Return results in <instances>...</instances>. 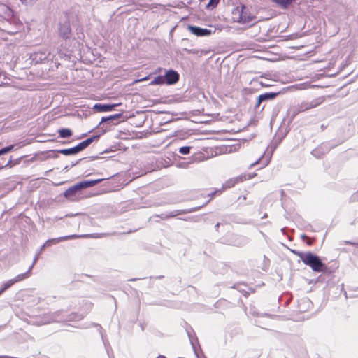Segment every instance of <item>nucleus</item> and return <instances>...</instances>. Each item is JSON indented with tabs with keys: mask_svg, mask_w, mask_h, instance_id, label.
<instances>
[{
	"mask_svg": "<svg viewBox=\"0 0 358 358\" xmlns=\"http://www.w3.org/2000/svg\"><path fill=\"white\" fill-rule=\"evenodd\" d=\"M82 318H83V315H80L76 313L66 315L64 311L59 310L46 315L43 321L41 322L40 324H45L53 322H65L74 320H80Z\"/></svg>",
	"mask_w": 358,
	"mask_h": 358,
	"instance_id": "obj_2",
	"label": "nucleus"
},
{
	"mask_svg": "<svg viewBox=\"0 0 358 358\" xmlns=\"http://www.w3.org/2000/svg\"><path fill=\"white\" fill-rule=\"evenodd\" d=\"M0 155H2L1 152H0Z\"/></svg>",
	"mask_w": 358,
	"mask_h": 358,
	"instance_id": "obj_43",
	"label": "nucleus"
},
{
	"mask_svg": "<svg viewBox=\"0 0 358 358\" xmlns=\"http://www.w3.org/2000/svg\"><path fill=\"white\" fill-rule=\"evenodd\" d=\"M164 78L166 84L173 85L178 81L179 74L177 71L171 69L166 72Z\"/></svg>",
	"mask_w": 358,
	"mask_h": 358,
	"instance_id": "obj_9",
	"label": "nucleus"
},
{
	"mask_svg": "<svg viewBox=\"0 0 358 358\" xmlns=\"http://www.w3.org/2000/svg\"><path fill=\"white\" fill-rule=\"evenodd\" d=\"M220 0H210L209 3L206 6L207 8H215L217 3H219Z\"/></svg>",
	"mask_w": 358,
	"mask_h": 358,
	"instance_id": "obj_29",
	"label": "nucleus"
},
{
	"mask_svg": "<svg viewBox=\"0 0 358 358\" xmlns=\"http://www.w3.org/2000/svg\"><path fill=\"white\" fill-rule=\"evenodd\" d=\"M258 162H259V160H258V161H257V162H255V163L251 164L250 166H255V165L257 164H258Z\"/></svg>",
	"mask_w": 358,
	"mask_h": 358,
	"instance_id": "obj_37",
	"label": "nucleus"
},
{
	"mask_svg": "<svg viewBox=\"0 0 358 358\" xmlns=\"http://www.w3.org/2000/svg\"><path fill=\"white\" fill-rule=\"evenodd\" d=\"M188 335H189V339H190V342H191V343L192 345V347L195 350V346H194V341H193V340H192V338L191 337V335H190V334L189 332H188Z\"/></svg>",
	"mask_w": 358,
	"mask_h": 358,
	"instance_id": "obj_34",
	"label": "nucleus"
},
{
	"mask_svg": "<svg viewBox=\"0 0 358 358\" xmlns=\"http://www.w3.org/2000/svg\"><path fill=\"white\" fill-rule=\"evenodd\" d=\"M119 104H102L96 103L94 106V108L100 112L111 111L113 108Z\"/></svg>",
	"mask_w": 358,
	"mask_h": 358,
	"instance_id": "obj_16",
	"label": "nucleus"
},
{
	"mask_svg": "<svg viewBox=\"0 0 358 358\" xmlns=\"http://www.w3.org/2000/svg\"><path fill=\"white\" fill-rule=\"evenodd\" d=\"M346 243L358 247V242H349V241H347Z\"/></svg>",
	"mask_w": 358,
	"mask_h": 358,
	"instance_id": "obj_35",
	"label": "nucleus"
},
{
	"mask_svg": "<svg viewBox=\"0 0 358 358\" xmlns=\"http://www.w3.org/2000/svg\"><path fill=\"white\" fill-rule=\"evenodd\" d=\"M99 135H95L93 136H91L90 138H88L87 139L82 141L81 143H78L76 146H74V150L76 151V153H78L80 151L85 149L87 147H88L92 143H93L95 140H97L99 138Z\"/></svg>",
	"mask_w": 358,
	"mask_h": 358,
	"instance_id": "obj_7",
	"label": "nucleus"
},
{
	"mask_svg": "<svg viewBox=\"0 0 358 358\" xmlns=\"http://www.w3.org/2000/svg\"><path fill=\"white\" fill-rule=\"evenodd\" d=\"M139 278H132V279H129V281H136L137 280H138Z\"/></svg>",
	"mask_w": 358,
	"mask_h": 358,
	"instance_id": "obj_38",
	"label": "nucleus"
},
{
	"mask_svg": "<svg viewBox=\"0 0 358 358\" xmlns=\"http://www.w3.org/2000/svg\"><path fill=\"white\" fill-rule=\"evenodd\" d=\"M232 14L234 20L242 24L249 23L255 19V16L250 15L245 6L236 8Z\"/></svg>",
	"mask_w": 358,
	"mask_h": 358,
	"instance_id": "obj_3",
	"label": "nucleus"
},
{
	"mask_svg": "<svg viewBox=\"0 0 358 358\" xmlns=\"http://www.w3.org/2000/svg\"><path fill=\"white\" fill-rule=\"evenodd\" d=\"M191 148H192L190 146H183V147H181L179 149V152L180 154H182V155H188L190 152Z\"/></svg>",
	"mask_w": 358,
	"mask_h": 358,
	"instance_id": "obj_26",
	"label": "nucleus"
},
{
	"mask_svg": "<svg viewBox=\"0 0 358 358\" xmlns=\"http://www.w3.org/2000/svg\"><path fill=\"white\" fill-rule=\"evenodd\" d=\"M48 247V243H44V244L40 248V250L38 252H40V254L41 252L45 250V248Z\"/></svg>",
	"mask_w": 358,
	"mask_h": 358,
	"instance_id": "obj_31",
	"label": "nucleus"
},
{
	"mask_svg": "<svg viewBox=\"0 0 358 358\" xmlns=\"http://www.w3.org/2000/svg\"><path fill=\"white\" fill-rule=\"evenodd\" d=\"M188 29L191 31L192 34L197 36H209L212 34V31L210 29L201 28L196 26L188 27Z\"/></svg>",
	"mask_w": 358,
	"mask_h": 358,
	"instance_id": "obj_10",
	"label": "nucleus"
},
{
	"mask_svg": "<svg viewBox=\"0 0 358 358\" xmlns=\"http://www.w3.org/2000/svg\"><path fill=\"white\" fill-rule=\"evenodd\" d=\"M219 226H220V223H217V224L215 225V229L216 230H217Z\"/></svg>",
	"mask_w": 358,
	"mask_h": 358,
	"instance_id": "obj_40",
	"label": "nucleus"
},
{
	"mask_svg": "<svg viewBox=\"0 0 358 358\" xmlns=\"http://www.w3.org/2000/svg\"><path fill=\"white\" fill-rule=\"evenodd\" d=\"M277 95H278V93H275V92H267V93L260 94L257 99V106H259L262 101L268 100V99H273L275 98Z\"/></svg>",
	"mask_w": 358,
	"mask_h": 358,
	"instance_id": "obj_18",
	"label": "nucleus"
},
{
	"mask_svg": "<svg viewBox=\"0 0 358 358\" xmlns=\"http://www.w3.org/2000/svg\"><path fill=\"white\" fill-rule=\"evenodd\" d=\"M35 264H34V262H32L31 265H30L28 271L26 273H29V276L30 277L31 275V270L33 269Z\"/></svg>",
	"mask_w": 358,
	"mask_h": 358,
	"instance_id": "obj_32",
	"label": "nucleus"
},
{
	"mask_svg": "<svg viewBox=\"0 0 358 358\" xmlns=\"http://www.w3.org/2000/svg\"><path fill=\"white\" fill-rule=\"evenodd\" d=\"M39 256H40V252H38L36 255H35V257L34 258V260H33V262H34V264H36V262L38 261V258H39Z\"/></svg>",
	"mask_w": 358,
	"mask_h": 358,
	"instance_id": "obj_30",
	"label": "nucleus"
},
{
	"mask_svg": "<svg viewBox=\"0 0 358 358\" xmlns=\"http://www.w3.org/2000/svg\"><path fill=\"white\" fill-rule=\"evenodd\" d=\"M325 96H320L317 98L314 99L312 101H304L301 102L300 104L301 106L302 110L303 112L315 108L319 106H320L322 103H323L325 101Z\"/></svg>",
	"mask_w": 358,
	"mask_h": 358,
	"instance_id": "obj_6",
	"label": "nucleus"
},
{
	"mask_svg": "<svg viewBox=\"0 0 358 358\" xmlns=\"http://www.w3.org/2000/svg\"><path fill=\"white\" fill-rule=\"evenodd\" d=\"M59 33V36H62L63 38H69L71 34V29L69 24L67 23L60 24Z\"/></svg>",
	"mask_w": 358,
	"mask_h": 358,
	"instance_id": "obj_12",
	"label": "nucleus"
},
{
	"mask_svg": "<svg viewBox=\"0 0 358 358\" xmlns=\"http://www.w3.org/2000/svg\"><path fill=\"white\" fill-rule=\"evenodd\" d=\"M99 135H95L93 136H91L90 138H88L87 139L82 141L81 143H78L76 146H74V150L76 151V153H78L80 151L85 149L87 147H88L92 143H93L95 140H97L99 138Z\"/></svg>",
	"mask_w": 358,
	"mask_h": 358,
	"instance_id": "obj_8",
	"label": "nucleus"
},
{
	"mask_svg": "<svg viewBox=\"0 0 358 358\" xmlns=\"http://www.w3.org/2000/svg\"><path fill=\"white\" fill-rule=\"evenodd\" d=\"M301 104L290 108L288 110V114L294 119L299 113H303Z\"/></svg>",
	"mask_w": 358,
	"mask_h": 358,
	"instance_id": "obj_20",
	"label": "nucleus"
},
{
	"mask_svg": "<svg viewBox=\"0 0 358 358\" xmlns=\"http://www.w3.org/2000/svg\"><path fill=\"white\" fill-rule=\"evenodd\" d=\"M5 292L4 291V289H3L2 287L0 289V295L3 292Z\"/></svg>",
	"mask_w": 358,
	"mask_h": 358,
	"instance_id": "obj_39",
	"label": "nucleus"
},
{
	"mask_svg": "<svg viewBox=\"0 0 358 358\" xmlns=\"http://www.w3.org/2000/svg\"><path fill=\"white\" fill-rule=\"evenodd\" d=\"M301 237H302V238H306V235H302Z\"/></svg>",
	"mask_w": 358,
	"mask_h": 358,
	"instance_id": "obj_42",
	"label": "nucleus"
},
{
	"mask_svg": "<svg viewBox=\"0 0 358 358\" xmlns=\"http://www.w3.org/2000/svg\"><path fill=\"white\" fill-rule=\"evenodd\" d=\"M122 116V113H117V114L112 115H110L108 117H102L99 124H101L105 122H110L113 120H119Z\"/></svg>",
	"mask_w": 358,
	"mask_h": 358,
	"instance_id": "obj_21",
	"label": "nucleus"
},
{
	"mask_svg": "<svg viewBox=\"0 0 358 358\" xmlns=\"http://www.w3.org/2000/svg\"><path fill=\"white\" fill-rule=\"evenodd\" d=\"M57 152L63 154L64 155H76L74 148H66V149H61L57 150Z\"/></svg>",
	"mask_w": 358,
	"mask_h": 358,
	"instance_id": "obj_23",
	"label": "nucleus"
},
{
	"mask_svg": "<svg viewBox=\"0 0 358 358\" xmlns=\"http://www.w3.org/2000/svg\"><path fill=\"white\" fill-rule=\"evenodd\" d=\"M292 252L315 272H322L326 268V265L322 263L320 257L311 252H303L295 250H292Z\"/></svg>",
	"mask_w": 358,
	"mask_h": 358,
	"instance_id": "obj_1",
	"label": "nucleus"
},
{
	"mask_svg": "<svg viewBox=\"0 0 358 358\" xmlns=\"http://www.w3.org/2000/svg\"><path fill=\"white\" fill-rule=\"evenodd\" d=\"M103 235L99 234H85V235H70V236H62L56 238H52L47 240L45 243H48V247H50L52 245H55L59 243L61 241L71 239L73 238H78V237H92V238H100L102 237Z\"/></svg>",
	"mask_w": 358,
	"mask_h": 358,
	"instance_id": "obj_5",
	"label": "nucleus"
},
{
	"mask_svg": "<svg viewBox=\"0 0 358 358\" xmlns=\"http://www.w3.org/2000/svg\"><path fill=\"white\" fill-rule=\"evenodd\" d=\"M102 180H103V179H102V178L96 179V180H84L80 182H78V184L81 190V189H86L88 187H93V186L97 185L98 183H99L100 182H101Z\"/></svg>",
	"mask_w": 358,
	"mask_h": 358,
	"instance_id": "obj_13",
	"label": "nucleus"
},
{
	"mask_svg": "<svg viewBox=\"0 0 358 358\" xmlns=\"http://www.w3.org/2000/svg\"><path fill=\"white\" fill-rule=\"evenodd\" d=\"M35 264H34V262H32L31 265H30L28 271L26 273H29V276L30 277L31 275V270L33 269Z\"/></svg>",
	"mask_w": 358,
	"mask_h": 358,
	"instance_id": "obj_33",
	"label": "nucleus"
},
{
	"mask_svg": "<svg viewBox=\"0 0 358 358\" xmlns=\"http://www.w3.org/2000/svg\"><path fill=\"white\" fill-rule=\"evenodd\" d=\"M273 3L277 4L282 9H287L294 1V0H272Z\"/></svg>",
	"mask_w": 358,
	"mask_h": 358,
	"instance_id": "obj_19",
	"label": "nucleus"
},
{
	"mask_svg": "<svg viewBox=\"0 0 358 358\" xmlns=\"http://www.w3.org/2000/svg\"><path fill=\"white\" fill-rule=\"evenodd\" d=\"M157 358H166V357L163 355H159Z\"/></svg>",
	"mask_w": 358,
	"mask_h": 358,
	"instance_id": "obj_41",
	"label": "nucleus"
},
{
	"mask_svg": "<svg viewBox=\"0 0 358 358\" xmlns=\"http://www.w3.org/2000/svg\"><path fill=\"white\" fill-rule=\"evenodd\" d=\"M246 179V177L245 176H239L238 177H236L234 178L230 179L228 181L225 182L224 185V188H230L234 187L236 183L243 182L244 180Z\"/></svg>",
	"mask_w": 358,
	"mask_h": 358,
	"instance_id": "obj_17",
	"label": "nucleus"
},
{
	"mask_svg": "<svg viewBox=\"0 0 358 358\" xmlns=\"http://www.w3.org/2000/svg\"><path fill=\"white\" fill-rule=\"evenodd\" d=\"M199 209V207L191 208V209L176 210L171 211L169 213H166V215H164V218L169 219L171 217H176L177 215H179L187 214L189 213L196 211Z\"/></svg>",
	"mask_w": 358,
	"mask_h": 358,
	"instance_id": "obj_11",
	"label": "nucleus"
},
{
	"mask_svg": "<svg viewBox=\"0 0 358 358\" xmlns=\"http://www.w3.org/2000/svg\"><path fill=\"white\" fill-rule=\"evenodd\" d=\"M79 190H80V189L78 184L77 183L67 189L64 192V196L67 199H72L76 196V193Z\"/></svg>",
	"mask_w": 358,
	"mask_h": 358,
	"instance_id": "obj_14",
	"label": "nucleus"
},
{
	"mask_svg": "<svg viewBox=\"0 0 358 358\" xmlns=\"http://www.w3.org/2000/svg\"><path fill=\"white\" fill-rule=\"evenodd\" d=\"M59 135L61 138H69L72 136V131L68 128H62L58 130Z\"/></svg>",
	"mask_w": 358,
	"mask_h": 358,
	"instance_id": "obj_22",
	"label": "nucleus"
},
{
	"mask_svg": "<svg viewBox=\"0 0 358 358\" xmlns=\"http://www.w3.org/2000/svg\"><path fill=\"white\" fill-rule=\"evenodd\" d=\"M29 276V273H21V274H19L17 275L15 278L13 279V282L15 283V282H20V281H22L26 278H28Z\"/></svg>",
	"mask_w": 358,
	"mask_h": 358,
	"instance_id": "obj_25",
	"label": "nucleus"
},
{
	"mask_svg": "<svg viewBox=\"0 0 358 358\" xmlns=\"http://www.w3.org/2000/svg\"><path fill=\"white\" fill-rule=\"evenodd\" d=\"M15 282H13V279H10L3 285L2 288L4 289V291H6L7 289L10 287Z\"/></svg>",
	"mask_w": 358,
	"mask_h": 358,
	"instance_id": "obj_28",
	"label": "nucleus"
},
{
	"mask_svg": "<svg viewBox=\"0 0 358 358\" xmlns=\"http://www.w3.org/2000/svg\"><path fill=\"white\" fill-rule=\"evenodd\" d=\"M166 215V213L165 214H162L160 215H157V216L160 217V218H162V220H167L168 218H164V215Z\"/></svg>",
	"mask_w": 358,
	"mask_h": 358,
	"instance_id": "obj_36",
	"label": "nucleus"
},
{
	"mask_svg": "<svg viewBox=\"0 0 358 358\" xmlns=\"http://www.w3.org/2000/svg\"><path fill=\"white\" fill-rule=\"evenodd\" d=\"M14 148V145H9V146H6L5 148H3L0 150V152L1 153V155H5L10 151H12Z\"/></svg>",
	"mask_w": 358,
	"mask_h": 358,
	"instance_id": "obj_27",
	"label": "nucleus"
},
{
	"mask_svg": "<svg viewBox=\"0 0 358 358\" xmlns=\"http://www.w3.org/2000/svg\"><path fill=\"white\" fill-rule=\"evenodd\" d=\"M165 83V78L163 76H158L155 77L150 83L151 85H163Z\"/></svg>",
	"mask_w": 358,
	"mask_h": 358,
	"instance_id": "obj_24",
	"label": "nucleus"
},
{
	"mask_svg": "<svg viewBox=\"0 0 358 358\" xmlns=\"http://www.w3.org/2000/svg\"><path fill=\"white\" fill-rule=\"evenodd\" d=\"M329 151V149L325 144H322L317 148L314 149L311 153L313 156L317 158H320L322 155H324L326 152Z\"/></svg>",
	"mask_w": 358,
	"mask_h": 358,
	"instance_id": "obj_15",
	"label": "nucleus"
},
{
	"mask_svg": "<svg viewBox=\"0 0 358 358\" xmlns=\"http://www.w3.org/2000/svg\"><path fill=\"white\" fill-rule=\"evenodd\" d=\"M50 55V51L48 48H41L30 55L32 63L39 64L46 61Z\"/></svg>",
	"mask_w": 358,
	"mask_h": 358,
	"instance_id": "obj_4",
	"label": "nucleus"
}]
</instances>
